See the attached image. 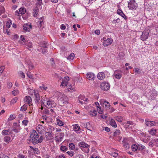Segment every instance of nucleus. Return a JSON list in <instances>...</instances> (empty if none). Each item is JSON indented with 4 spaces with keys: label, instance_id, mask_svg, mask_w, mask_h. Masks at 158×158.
I'll list each match as a JSON object with an SVG mask.
<instances>
[{
    "label": "nucleus",
    "instance_id": "1",
    "mask_svg": "<svg viewBox=\"0 0 158 158\" xmlns=\"http://www.w3.org/2000/svg\"><path fill=\"white\" fill-rule=\"evenodd\" d=\"M39 136L38 132L34 130L31 132L30 136L27 141H31L34 145L41 143L42 142L43 137L42 135Z\"/></svg>",
    "mask_w": 158,
    "mask_h": 158
},
{
    "label": "nucleus",
    "instance_id": "2",
    "mask_svg": "<svg viewBox=\"0 0 158 158\" xmlns=\"http://www.w3.org/2000/svg\"><path fill=\"white\" fill-rule=\"evenodd\" d=\"M41 98L40 101L41 106H44L48 108H51L56 106V103L52 100L44 97H41Z\"/></svg>",
    "mask_w": 158,
    "mask_h": 158
},
{
    "label": "nucleus",
    "instance_id": "3",
    "mask_svg": "<svg viewBox=\"0 0 158 158\" xmlns=\"http://www.w3.org/2000/svg\"><path fill=\"white\" fill-rule=\"evenodd\" d=\"M57 94L59 97L60 98L59 100V103L60 106H63L68 103V98L66 96L60 92H58Z\"/></svg>",
    "mask_w": 158,
    "mask_h": 158
},
{
    "label": "nucleus",
    "instance_id": "4",
    "mask_svg": "<svg viewBox=\"0 0 158 158\" xmlns=\"http://www.w3.org/2000/svg\"><path fill=\"white\" fill-rule=\"evenodd\" d=\"M29 93L30 95H33V93H34L35 101L36 103L39 104L40 97L38 91L31 89Z\"/></svg>",
    "mask_w": 158,
    "mask_h": 158
},
{
    "label": "nucleus",
    "instance_id": "5",
    "mask_svg": "<svg viewBox=\"0 0 158 158\" xmlns=\"http://www.w3.org/2000/svg\"><path fill=\"white\" fill-rule=\"evenodd\" d=\"M128 6L131 10H136L138 7V5L135 0H131L128 3Z\"/></svg>",
    "mask_w": 158,
    "mask_h": 158
},
{
    "label": "nucleus",
    "instance_id": "6",
    "mask_svg": "<svg viewBox=\"0 0 158 158\" xmlns=\"http://www.w3.org/2000/svg\"><path fill=\"white\" fill-rule=\"evenodd\" d=\"M149 32L150 31L148 30L147 31L145 30L143 31L140 37L141 40L143 41H145L148 39L149 35Z\"/></svg>",
    "mask_w": 158,
    "mask_h": 158
},
{
    "label": "nucleus",
    "instance_id": "7",
    "mask_svg": "<svg viewBox=\"0 0 158 158\" xmlns=\"http://www.w3.org/2000/svg\"><path fill=\"white\" fill-rule=\"evenodd\" d=\"M122 73L121 70L118 69L115 70L113 74L114 77L117 79H120L122 76Z\"/></svg>",
    "mask_w": 158,
    "mask_h": 158
},
{
    "label": "nucleus",
    "instance_id": "8",
    "mask_svg": "<svg viewBox=\"0 0 158 158\" xmlns=\"http://www.w3.org/2000/svg\"><path fill=\"white\" fill-rule=\"evenodd\" d=\"M100 102L101 106L106 109H110V103L104 99H102L100 101Z\"/></svg>",
    "mask_w": 158,
    "mask_h": 158
},
{
    "label": "nucleus",
    "instance_id": "9",
    "mask_svg": "<svg viewBox=\"0 0 158 158\" xmlns=\"http://www.w3.org/2000/svg\"><path fill=\"white\" fill-rule=\"evenodd\" d=\"M110 85L108 83L104 82L102 83L100 85L101 89L105 91L108 90L110 88Z\"/></svg>",
    "mask_w": 158,
    "mask_h": 158
},
{
    "label": "nucleus",
    "instance_id": "10",
    "mask_svg": "<svg viewBox=\"0 0 158 158\" xmlns=\"http://www.w3.org/2000/svg\"><path fill=\"white\" fill-rule=\"evenodd\" d=\"M78 145L81 148H87V150L85 152L86 153H88L89 152L90 146L88 144L84 142H81L79 143ZM81 149H82L81 148Z\"/></svg>",
    "mask_w": 158,
    "mask_h": 158
},
{
    "label": "nucleus",
    "instance_id": "11",
    "mask_svg": "<svg viewBox=\"0 0 158 158\" xmlns=\"http://www.w3.org/2000/svg\"><path fill=\"white\" fill-rule=\"evenodd\" d=\"M23 28L25 32H30L32 28V26L31 23H27L23 26Z\"/></svg>",
    "mask_w": 158,
    "mask_h": 158
},
{
    "label": "nucleus",
    "instance_id": "12",
    "mask_svg": "<svg viewBox=\"0 0 158 158\" xmlns=\"http://www.w3.org/2000/svg\"><path fill=\"white\" fill-rule=\"evenodd\" d=\"M25 64L30 69H32L34 68V65L31 61L29 59H27L25 61Z\"/></svg>",
    "mask_w": 158,
    "mask_h": 158
},
{
    "label": "nucleus",
    "instance_id": "13",
    "mask_svg": "<svg viewBox=\"0 0 158 158\" xmlns=\"http://www.w3.org/2000/svg\"><path fill=\"white\" fill-rule=\"evenodd\" d=\"M69 80V77H65L64 79H62L60 86L62 87L66 86L67 84L68 81Z\"/></svg>",
    "mask_w": 158,
    "mask_h": 158
},
{
    "label": "nucleus",
    "instance_id": "14",
    "mask_svg": "<svg viewBox=\"0 0 158 158\" xmlns=\"http://www.w3.org/2000/svg\"><path fill=\"white\" fill-rule=\"evenodd\" d=\"M64 136L63 133H61L59 134V135H56L55 137V140L56 141L60 142L61 141Z\"/></svg>",
    "mask_w": 158,
    "mask_h": 158
},
{
    "label": "nucleus",
    "instance_id": "15",
    "mask_svg": "<svg viewBox=\"0 0 158 158\" xmlns=\"http://www.w3.org/2000/svg\"><path fill=\"white\" fill-rule=\"evenodd\" d=\"M24 102L26 104H27L29 106L31 105V103L32 102L31 98V97L29 96H27L25 97L24 99Z\"/></svg>",
    "mask_w": 158,
    "mask_h": 158
},
{
    "label": "nucleus",
    "instance_id": "16",
    "mask_svg": "<svg viewBox=\"0 0 158 158\" xmlns=\"http://www.w3.org/2000/svg\"><path fill=\"white\" fill-rule=\"evenodd\" d=\"M95 74L91 72H89L86 74V78L89 80H94L95 77Z\"/></svg>",
    "mask_w": 158,
    "mask_h": 158
},
{
    "label": "nucleus",
    "instance_id": "17",
    "mask_svg": "<svg viewBox=\"0 0 158 158\" xmlns=\"http://www.w3.org/2000/svg\"><path fill=\"white\" fill-rule=\"evenodd\" d=\"M113 40L111 38L107 39L106 41L103 43V45L105 47H106L111 44L112 43Z\"/></svg>",
    "mask_w": 158,
    "mask_h": 158
},
{
    "label": "nucleus",
    "instance_id": "18",
    "mask_svg": "<svg viewBox=\"0 0 158 158\" xmlns=\"http://www.w3.org/2000/svg\"><path fill=\"white\" fill-rule=\"evenodd\" d=\"M145 124L146 125L149 127H151L155 126L156 123L153 121H148L147 120H145Z\"/></svg>",
    "mask_w": 158,
    "mask_h": 158
},
{
    "label": "nucleus",
    "instance_id": "19",
    "mask_svg": "<svg viewBox=\"0 0 158 158\" xmlns=\"http://www.w3.org/2000/svg\"><path fill=\"white\" fill-rule=\"evenodd\" d=\"M84 127L86 128L88 130L92 131L91 129H93L92 125L89 123L88 122L84 124Z\"/></svg>",
    "mask_w": 158,
    "mask_h": 158
},
{
    "label": "nucleus",
    "instance_id": "20",
    "mask_svg": "<svg viewBox=\"0 0 158 158\" xmlns=\"http://www.w3.org/2000/svg\"><path fill=\"white\" fill-rule=\"evenodd\" d=\"M105 77V74L103 72L99 73L97 75L98 78L100 80H102Z\"/></svg>",
    "mask_w": 158,
    "mask_h": 158
},
{
    "label": "nucleus",
    "instance_id": "21",
    "mask_svg": "<svg viewBox=\"0 0 158 158\" xmlns=\"http://www.w3.org/2000/svg\"><path fill=\"white\" fill-rule=\"evenodd\" d=\"M110 124L113 127L116 128L117 127V125L115 121L112 118H111L110 120Z\"/></svg>",
    "mask_w": 158,
    "mask_h": 158
},
{
    "label": "nucleus",
    "instance_id": "22",
    "mask_svg": "<svg viewBox=\"0 0 158 158\" xmlns=\"http://www.w3.org/2000/svg\"><path fill=\"white\" fill-rule=\"evenodd\" d=\"M31 150H33L35 154L39 155L40 153V151L37 148H34L31 146H30Z\"/></svg>",
    "mask_w": 158,
    "mask_h": 158
},
{
    "label": "nucleus",
    "instance_id": "23",
    "mask_svg": "<svg viewBox=\"0 0 158 158\" xmlns=\"http://www.w3.org/2000/svg\"><path fill=\"white\" fill-rule=\"evenodd\" d=\"M117 13L121 15L122 17L124 19H127L126 16L123 13V12L121 10H118L117 11Z\"/></svg>",
    "mask_w": 158,
    "mask_h": 158
},
{
    "label": "nucleus",
    "instance_id": "24",
    "mask_svg": "<svg viewBox=\"0 0 158 158\" xmlns=\"http://www.w3.org/2000/svg\"><path fill=\"white\" fill-rule=\"evenodd\" d=\"M132 150L134 152L136 151L137 150L139 149V144H134L131 146Z\"/></svg>",
    "mask_w": 158,
    "mask_h": 158
},
{
    "label": "nucleus",
    "instance_id": "25",
    "mask_svg": "<svg viewBox=\"0 0 158 158\" xmlns=\"http://www.w3.org/2000/svg\"><path fill=\"white\" fill-rule=\"evenodd\" d=\"M73 126L74 130L76 132H77L80 130V127L77 124L73 125Z\"/></svg>",
    "mask_w": 158,
    "mask_h": 158
},
{
    "label": "nucleus",
    "instance_id": "26",
    "mask_svg": "<svg viewBox=\"0 0 158 158\" xmlns=\"http://www.w3.org/2000/svg\"><path fill=\"white\" fill-rule=\"evenodd\" d=\"M45 136L46 137V138L48 139V140L51 139L53 137L51 133L49 132H47L46 133Z\"/></svg>",
    "mask_w": 158,
    "mask_h": 158
},
{
    "label": "nucleus",
    "instance_id": "27",
    "mask_svg": "<svg viewBox=\"0 0 158 158\" xmlns=\"http://www.w3.org/2000/svg\"><path fill=\"white\" fill-rule=\"evenodd\" d=\"M79 99L83 100L84 102H87L88 101V99L86 98L85 96L83 95H81L79 97Z\"/></svg>",
    "mask_w": 158,
    "mask_h": 158
},
{
    "label": "nucleus",
    "instance_id": "28",
    "mask_svg": "<svg viewBox=\"0 0 158 158\" xmlns=\"http://www.w3.org/2000/svg\"><path fill=\"white\" fill-rule=\"evenodd\" d=\"M19 12L21 15L24 14L26 12V9L24 7H21L19 9Z\"/></svg>",
    "mask_w": 158,
    "mask_h": 158
},
{
    "label": "nucleus",
    "instance_id": "29",
    "mask_svg": "<svg viewBox=\"0 0 158 158\" xmlns=\"http://www.w3.org/2000/svg\"><path fill=\"white\" fill-rule=\"evenodd\" d=\"M24 44L30 48H31L32 47L31 43L28 40L26 41L25 43H24Z\"/></svg>",
    "mask_w": 158,
    "mask_h": 158
},
{
    "label": "nucleus",
    "instance_id": "30",
    "mask_svg": "<svg viewBox=\"0 0 158 158\" xmlns=\"http://www.w3.org/2000/svg\"><path fill=\"white\" fill-rule=\"evenodd\" d=\"M114 118L116 121L119 122H121L123 119V117L120 116L115 117Z\"/></svg>",
    "mask_w": 158,
    "mask_h": 158
},
{
    "label": "nucleus",
    "instance_id": "31",
    "mask_svg": "<svg viewBox=\"0 0 158 158\" xmlns=\"http://www.w3.org/2000/svg\"><path fill=\"white\" fill-rule=\"evenodd\" d=\"M40 45L41 47L44 48H46L48 46V44L45 42H42L40 44Z\"/></svg>",
    "mask_w": 158,
    "mask_h": 158
},
{
    "label": "nucleus",
    "instance_id": "32",
    "mask_svg": "<svg viewBox=\"0 0 158 158\" xmlns=\"http://www.w3.org/2000/svg\"><path fill=\"white\" fill-rule=\"evenodd\" d=\"M89 114L92 116H95L97 115V112L95 110H94L90 111Z\"/></svg>",
    "mask_w": 158,
    "mask_h": 158
},
{
    "label": "nucleus",
    "instance_id": "33",
    "mask_svg": "<svg viewBox=\"0 0 158 158\" xmlns=\"http://www.w3.org/2000/svg\"><path fill=\"white\" fill-rule=\"evenodd\" d=\"M156 132L157 130L153 128L149 132L150 134L152 135H155Z\"/></svg>",
    "mask_w": 158,
    "mask_h": 158
},
{
    "label": "nucleus",
    "instance_id": "34",
    "mask_svg": "<svg viewBox=\"0 0 158 158\" xmlns=\"http://www.w3.org/2000/svg\"><path fill=\"white\" fill-rule=\"evenodd\" d=\"M60 149L61 151L65 152L68 149V147L65 146H61L60 148Z\"/></svg>",
    "mask_w": 158,
    "mask_h": 158
},
{
    "label": "nucleus",
    "instance_id": "35",
    "mask_svg": "<svg viewBox=\"0 0 158 158\" xmlns=\"http://www.w3.org/2000/svg\"><path fill=\"white\" fill-rule=\"evenodd\" d=\"M56 123L57 125L60 126H63L64 125V123L59 119H57Z\"/></svg>",
    "mask_w": 158,
    "mask_h": 158
},
{
    "label": "nucleus",
    "instance_id": "36",
    "mask_svg": "<svg viewBox=\"0 0 158 158\" xmlns=\"http://www.w3.org/2000/svg\"><path fill=\"white\" fill-rule=\"evenodd\" d=\"M4 141L6 143H9V142L10 141L11 138L9 136H6L4 137Z\"/></svg>",
    "mask_w": 158,
    "mask_h": 158
},
{
    "label": "nucleus",
    "instance_id": "37",
    "mask_svg": "<svg viewBox=\"0 0 158 158\" xmlns=\"http://www.w3.org/2000/svg\"><path fill=\"white\" fill-rule=\"evenodd\" d=\"M27 108V106L26 104L23 105L20 108V110L22 111H25Z\"/></svg>",
    "mask_w": 158,
    "mask_h": 158
},
{
    "label": "nucleus",
    "instance_id": "38",
    "mask_svg": "<svg viewBox=\"0 0 158 158\" xmlns=\"http://www.w3.org/2000/svg\"><path fill=\"white\" fill-rule=\"evenodd\" d=\"M36 129L37 130H39L40 131H41L44 130V127L42 125L39 124L36 127Z\"/></svg>",
    "mask_w": 158,
    "mask_h": 158
},
{
    "label": "nucleus",
    "instance_id": "39",
    "mask_svg": "<svg viewBox=\"0 0 158 158\" xmlns=\"http://www.w3.org/2000/svg\"><path fill=\"white\" fill-rule=\"evenodd\" d=\"M12 24L11 21L10 20H9L6 23V26L7 27L9 28Z\"/></svg>",
    "mask_w": 158,
    "mask_h": 158
},
{
    "label": "nucleus",
    "instance_id": "40",
    "mask_svg": "<svg viewBox=\"0 0 158 158\" xmlns=\"http://www.w3.org/2000/svg\"><path fill=\"white\" fill-rule=\"evenodd\" d=\"M38 12V9H34L33 12V16L34 17L37 16Z\"/></svg>",
    "mask_w": 158,
    "mask_h": 158
},
{
    "label": "nucleus",
    "instance_id": "41",
    "mask_svg": "<svg viewBox=\"0 0 158 158\" xmlns=\"http://www.w3.org/2000/svg\"><path fill=\"white\" fill-rule=\"evenodd\" d=\"M69 147L70 149L73 150L75 148V146L73 143H69Z\"/></svg>",
    "mask_w": 158,
    "mask_h": 158
},
{
    "label": "nucleus",
    "instance_id": "42",
    "mask_svg": "<svg viewBox=\"0 0 158 158\" xmlns=\"http://www.w3.org/2000/svg\"><path fill=\"white\" fill-rule=\"evenodd\" d=\"M120 131L119 130H116L114 133V136H116L120 134Z\"/></svg>",
    "mask_w": 158,
    "mask_h": 158
},
{
    "label": "nucleus",
    "instance_id": "43",
    "mask_svg": "<svg viewBox=\"0 0 158 158\" xmlns=\"http://www.w3.org/2000/svg\"><path fill=\"white\" fill-rule=\"evenodd\" d=\"M18 98L17 97H16L13 99H12L10 101V103L11 104H14L17 101Z\"/></svg>",
    "mask_w": 158,
    "mask_h": 158
},
{
    "label": "nucleus",
    "instance_id": "44",
    "mask_svg": "<svg viewBox=\"0 0 158 158\" xmlns=\"http://www.w3.org/2000/svg\"><path fill=\"white\" fill-rule=\"evenodd\" d=\"M135 72L137 74H139L141 73V71L140 70V69L138 68H135L134 69Z\"/></svg>",
    "mask_w": 158,
    "mask_h": 158
},
{
    "label": "nucleus",
    "instance_id": "45",
    "mask_svg": "<svg viewBox=\"0 0 158 158\" xmlns=\"http://www.w3.org/2000/svg\"><path fill=\"white\" fill-rule=\"evenodd\" d=\"M97 111L99 114H102L103 112V110L99 106H97Z\"/></svg>",
    "mask_w": 158,
    "mask_h": 158
},
{
    "label": "nucleus",
    "instance_id": "46",
    "mask_svg": "<svg viewBox=\"0 0 158 158\" xmlns=\"http://www.w3.org/2000/svg\"><path fill=\"white\" fill-rule=\"evenodd\" d=\"M74 55L73 53H71L68 57L67 59L68 60H73L74 58Z\"/></svg>",
    "mask_w": 158,
    "mask_h": 158
},
{
    "label": "nucleus",
    "instance_id": "47",
    "mask_svg": "<svg viewBox=\"0 0 158 158\" xmlns=\"http://www.w3.org/2000/svg\"><path fill=\"white\" fill-rule=\"evenodd\" d=\"M67 153L71 157L73 156L74 154V152L72 151H68Z\"/></svg>",
    "mask_w": 158,
    "mask_h": 158
},
{
    "label": "nucleus",
    "instance_id": "48",
    "mask_svg": "<svg viewBox=\"0 0 158 158\" xmlns=\"http://www.w3.org/2000/svg\"><path fill=\"white\" fill-rule=\"evenodd\" d=\"M5 12V9L4 7L1 6L0 7V15L4 13Z\"/></svg>",
    "mask_w": 158,
    "mask_h": 158
},
{
    "label": "nucleus",
    "instance_id": "49",
    "mask_svg": "<svg viewBox=\"0 0 158 158\" xmlns=\"http://www.w3.org/2000/svg\"><path fill=\"white\" fill-rule=\"evenodd\" d=\"M28 121L27 120H24L23 121L22 123V124L24 125L25 126H26L28 123Z\"/></svg>",
    "mask_w": 158,
    "mask_h": 158
},
{
    "label": "nucleus",
    "instance_id": "50",
    "mask_svg": "<svg viewBox=\"0 0 158 158\" xmlns=\"http://www.w3.org/2000/svg\"><path fill=\"white\" fill-rule=\"evenodd\" d=\"M19 93V91L18 90H16L13 91L12 92V94L14 95V96H16Z\"/></svg>",
    "mask_w": 158,
    "mask_h": 158
},
{
    "label": "nucleus",
    "instance_id": "51",
    "mask_svg": "<svg viewBox=\"0 0 158 158\" xmlns=\"http://www.w3.org/2000/svg\"><path fill=\"white\" fill-rule=\"evenodd\" d=\"M11 131H14L15 133H18L19 131V129H18L13 128V129H12Z\"/></svg>",
    "mask_w": 158,
    "mask_h": 158
},
{
    "label": "nucleus",
    "instance_id": "52",
    "mask_svg": "<svg viewBox=\"0 0 158 158\" xmlns=\"http://www.w3.org/2000/svg\"><path fill=\"white\" fill-rule=\"evenodd\" d=\"M111 155L112 156L115 157V158H116V157H117L118 156V153L116 152H114L112 153L111 154Z\"/></svg>",
    "mask_w": 158,
    "mask_h": 158
},
{
    "label": "nucleus",
    "instance_id": "53",
    "mask_svg": "<svg viewBox=\"0 0 158 158\" xmlns=\"http://www.w3.org/2000/svg\"><path fill=\"white\" fill-rule=\"evenodd\" d=\"M20 39L23 42V43H24V44L25 43V42L26 41L25 40L24 37L23 35H21Z\"/></svg>",
    "mask_w": 158,
    "mask_h": 158
},
{
    "label": "nucleus",
    "instance_id": "54",
    "mask_svg": "<svg viewBox=\"0 0 158 158\" xmlns=\"http://www.w3.org/2000/svg\"><path fill=\"white\" fill-rule=\"evenodd\" d=\"M139 150H143L145 148V147L144 146H143L142 145L139 144Z\"/></svg>",
    "mask_w": 158,
    "mask_h": 158
},
{
    "label": "nucleus",
    "instance_id": "55",
    "mask_svg": "<svg viewBox=\"0 0 158 158\" xmlns=\"http://www.w3.org/2000/svg\"><path fill=\"white\" fill-rule=\"evenodd\" d=\"M40 88H41V89H44V90H46L48 89L47 87L45 86L44 85H43L42 86H40Z\"/></svg>",
    "mask_w": 158,
    "mask_h": 158
},
{
    "label": "nucleus",
    "instance_id": "56",
    "mask_svg": "<svg viewBox=\"0 0 158 158\" xmlns=\"http://www.w3.org/2000/svg\"><path fill=\"white\" fill-rule=\"evenodd\" d=\"M19 73L20 74V76L22 78H24L25 77V75L24 73L22 71H20Z\"/></svg>",
    "mask_w": 158,
    "mask_h": 158
},
{
    "label": "nucleus",
    "instance_id": "57",
    "mask_svg": "<svg viewBox=\"0 0 158 158\" xmlns=\"http://www.w3.org/2000/svg\"><path fill=\"white\" fill-rule=\"evenodd\" d=\"M18 158H27V157H26L24 155L22 154H19L18 156Z\"/></svg>",
    "mask_w": 158,
    "mask_h": 158
},
{
    "label": "nucleus",
    "instance_id": "58",
    "mask_svg": "<svg viewBox=\"0 0 158 158\" xmlns=\"http://www.w3.org/2000/svg\"><path fill=\"white\" fill-rule=\"evenodd\" d=\"M12 84L11 82H8L7 84V87L9 89L12 86Z\"/></svg>",
    "mask_w": 158,
    "mask_h": 158
},
{
    "label": "nucleus",
    "instance_id": "59",
    "mask_svg": "<svg viewBox=\"0 0 158 158\" xmlns=\"http://www.w3.org/2000/svg\"><path fill=\"white\" fill-rule=\"evenodd\" d=\"M50 61L51 62V64L52 65L54 66L55 65L54 60L53 58H51L50 60Z\"/></svg>",
    "mask_w": 158,
    "mask_h": 158
},
{
    "label": "nucleus",
    "instance_id": "60",
    "mask_svg": "<svg viewBox=\"0 0 158 158\" xmlns=\"http://www.w3.org/2000/svg\"><path fill=\"white\" fill-rule=\"evenodd\" d=\"M123 146L125 148H128L129 147V144L127 143L123 144Z\"/></svg>",
    "mask_w": 158,
    "mask_h": 158
},
{
    "label": "nucleus",
    "instance_id": "61",
    "mask_svg": "<svg viewBox=\"0 0 158 158\" xmlns=\"http://www.w3.org/2000/svg\"><path fill=\"white\" fill-rule=\"evenodd\" d=\"M15 115H11L9 117V119L10 120H12L15 118Z\"/></svg>",
    "mask_w": 158,
    "mask_h": 158
},
{
    "label": "nucleus",
    "instance_id": "62",
    "mask_svg": "<svg viewBox=\"0 0 158 158\" xmlns=\"http://www.w3.org/2000/svg\"><path fill=\"white\" fill-rule=\"evenodd\" d=\"M8 131L6 130H3L2 132V134L3 135H6L8 134Z\"/></svg>",
    "mask_w": 158,
    "mask_h": 158
},
{
    "label": "nucleus",
    "instance_id": "63",
    "mask_svg": "<svg viewBox=\"0 0 158 158\" xmlns=\"http://www.w3.org/2000/svg\"><path fill=\"white\" fill-rule=\"evenodd\" d=\"M0 158H9L8 156L5 155H1L0 156Z\"/></svg>",
    "mask_w": 158,
    "mask_h": 158
},
{
    "label": "nucleus",
    "instance_id": "64",
    "mask_svg": "<svg viewBox=\"0 0 158 158\" xmlns=\"http://www.w3.org/2000/svg\"><path fill=\"white\" fill-rule=\"evenodd\" d=\"M43 17H42L40 18V21H39V23L40 24V25H42V23L43 22Z\"/></svg>",
    "mask_w": 158,
    "mask_h": 158
}]
</instances>
